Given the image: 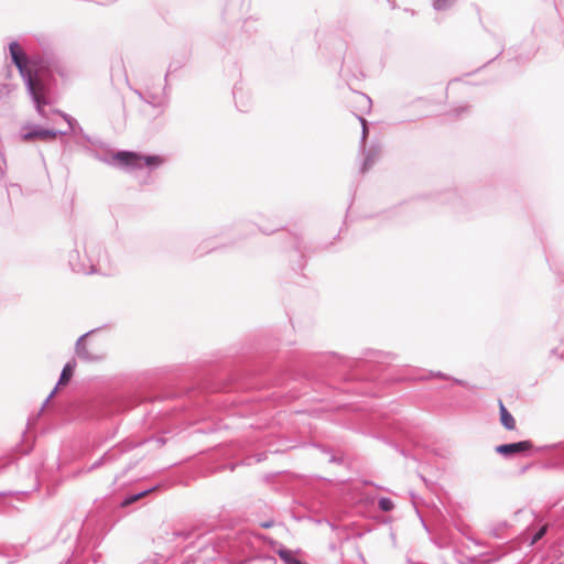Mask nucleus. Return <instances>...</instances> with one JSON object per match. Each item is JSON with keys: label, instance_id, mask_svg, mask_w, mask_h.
I'll use <instances>...</instances> for the list:
<instances>
[{"label": "nucleus", "instance_id": "obj_1", "mask_svg": "<svg viewBox=\"0 0 564 564\" xmlns=\"http://www.w3.org/2000/svg\"><path fill=\"white\" fill-rule=\"evenodd\" d=\"M113 159L126 166L131 167H142L144 165L147 166H159L163 163V159L159 155H139L134 152H117L113 156Z\"/></svg>", "mask_w": 564, "mask_h": 564}, {"label": "nucleus", "instance_id": "obj_2", "mask_svg": "<svg viewBox=\"0 0 564 564\" xmlns=\"http://www.w3.org/2000/svg\"><path fill=\"white\" fill-rule=\"evenodd\" d=\"M25 78L28 80L29 90L36 104L37 111L43 115L44 106L47 105L45 86L36 76H33L32 73H28V77Z\"/></svg>", "mask_w": 564, "mask_h": 564}, {"label": "nucleus", "instance_id": "obj_3", "mask_svg": "<svg viewBox=\"0 0 564 564\" xmlns=\"http://www.w3.org/2000/svg\"><path fill=\"white\" fill-rule=\"evenodd\" d=\"M533 448L531 441H521L511 444H501L496 447V452L503 456L524 455Z\"/></svg>", "mask_w": 564, "mask_h": 564}, {"label": "nucleus", "instance_id": "obj_4", "mask_svg": "<svg viewBox=\"0 0 564 564\" xmlns=\"http://www.w3.org/2000/svg\"><path fill=\"white\" fill-rule=\"evenodd\" d=\"M9 48L13 63L19 68L21 75L23 77H28V73L31 72L26 68V57L21 46L18 43H11Z\"/></svg>", "mask_w": 564, "mask_h": 564}, {"label": "nucleus", "instance_id": "obj_5", "mask_svg": "<svg viewBox=\"0 0 564 564\" xmlns=\"http://www.w3.org/2000/svg\"><path fill=\"white\" fill-rule=\"evenodd\" d=\"M57 133L54 130L48 129H35L31 132H26L22 135L24 142H31L33 140L48 141L54 140Z\"/></svg>", "mask_w": 564, "mask_h": 564}, {"label": "nucleus", "instance_id": "obj_6", "mask_svg": "<svg viewBox=\"0 0 564 564\" xmlns=\"http://www.w3.org/2000/svg\"><path fill=\"white\" fill-rule=\"evenodd\" d=\"M499 412L500 422L503 425V427L509 431H514L517 427L516 420L501 401H499Z\"/></svg>", "mask_w": 564, "mask_h": 564}, {"label": "nucleus", "instance_id": "obj_7", "mask_svg": "<svg viewBox=\"0 0 564 564\" xmlns=\"http://www.w3.org/2000/svg\"><path fill=\"white\" fill-rule=\"evenodd\" d=\"M73 375H74V366H72L70 364H67L63 368L58 383L55 387V389L53 390V392L50 394V398H52L61 387L66 386L70 381Z\"/></svg>", "mask_w": 564, "mask_h": 564}, {"label": "nucleus", "instance_id": "obj_8", "mask_svg": "<svg viewBox=\"0 0 564 564\" xmlns=\"http://www.w3.org/2000/svg\"><path fill=\"white\" fill-rule=\"evenodd\" d=\"M152 490H145V491L140 492L138 495L131 496V497L127 498L121 505H122V507H127V506L138 501L139 499L145 497Z\"/></svg>", "mask_w": 564, "mask_h": 564}, {"label": "nucleus", "instance_id": "obj_9", "mask_svg": "<svg viewBox=\"0 0 564 564\" xmlns=\"http://www.w3.org/2000/svg\"><path fill=\"white\" fill-rule=\"evenodd\" d=\"M546 530H547V527L544 525L533 536L532 541H531V544H534L536 543L540 539L543 538V535L546 533Z\"/></svg>", "mask_w": 564, "mask_h": 564}, {"label": "nucleus", "instance_id": "obj_10", "mask_svg": "<svg viewBox=\"0 0 564 564\" xmlns=\"http://www.w3.org/2000/svg\"><path fill=\"white\" fill-rule=\"evenodd\" d=\"M379 506L383 511H389L393 508V503L389 499H381Z\"/></svg>", "mask_w": 564, "mask_h": 564}, {"label": "nucleus", "instance_id": "obj_11", "mask_svg": "<svg viewBox=\"0 0 564 564\" xmlns=\"http://www.w3.org/2000/svg\"><path fill=\"white\" fill-rule=\"evenodd\" d=\"M375 161H376V154H369L365 160L362 170L367 171L375 163Z\"/></svg>", "mask_w": 564, "mask_h": 564}, {"label": "nucleus", "instance_id": "obj_12", "mask_svg": "<svg viewBox=\"0 0 564 564\" xmlns=\"http://www.w3.org/2000/svg\"><path fill=\"white\" fill-rule=\"evenodd\" d=\"M435 6H436L437 9L443 8V4H442L441 0H437Z\"/></svg>", "mask_w": 564, "mask_h": 564}, {"label": "nucleus", "instance_id": "obj_13", "mask_svg": "<svg viewBox=\"0 0 564 564\" xmlns=\"http://www.w3.org/2000/svg\"><path fill=\"white\" fill-rule=\"evenodd\" d=\"M95 270L91 268L89 271H86V273H94Z\"/></svg>", "mask_w": 564, "mask_h": 564}]
</instances>
